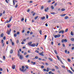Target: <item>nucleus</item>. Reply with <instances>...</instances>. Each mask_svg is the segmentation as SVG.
Returning <instances> with one entry per match:
<instances>
[{
  "label": "nucleus",
  "mask_w": 74,
  "mask_h": 74,
  "mask_svg": "<svg viewBox=\"0 0 74 74\" xmlns=\"http://www.w3.org/2000/svg\"><path fill=\"white\" fill-rule=\"evenodd\" d=\"M18 56L19 57L20 56V58L21 59H23V57L22 56V55H20V52L19 51H18Z\"/></svg>",
  "instance_id": "nucleus-1"
},
{
  "label": "nucleus",
  "mask_w": 74,
  "mask_h": 74,
  "mask_svg": "<svg viewBox=\"0 0 74 74\" xmlns=\"http://www.w3.org/2000/svg\"><path fill=\"white\" fill-rule=\"evenodd\" d=\"M61 35L60 34L56 35H54V36L55 38H59Z\"/></svg>",
  "instance_id": "nucleus-2"
},
{
  "label": "nucleus",
  "mask_w": 74,
  "mask_h": 74,
  "mask_svg": "<svg viewBox=\"0 0 74 74\" xmlns=\"http://www.w3.org/2000/svg\"><path fill=\"white\" fill-rule=\"evenodd\" d=\"M11 29H10V30H8L7 31V33L8 34V35L10 34V33H11Z\"/></svg>",
  "instance_id": "nucleus-3"
},
{
  "label": "nucleus",
  "mask_w": 74,
  "mask_h": 74,
  "mask_svg": "<svg viewBox=\"0 0 74 74\" xmlns=\"http://www.w3.org/2000/svg\"><path fill=\"white\" fill-rule=\"evenodd\" d=\"M12 16H11L10 18V19H9V21H8V20H7L6 21V22L7 23H8V22H10L11 21V20L12 19Z\"/></svg>",
  "instance_id": "nucleus-4"
},
{
  "label": "nucleus",
  "mask_w": 74,
  "mask_h": 74,
  "mask_svg": "<svg viewBox=\"0 0 74 74\" xmlns=\"http://www.w3.org/2000/svg\"><path fill=\"white\" fill-rule=\"evenodd\" d=\"M49 68H47V70L45 69H43V71H47V72H48L49 71Z\"/></svg>",
  "instance_id": "nucleus-5"
},
{
  "label": "nucleus",
  "mask_w": 74,
  "mask_h": 74,
  "mask_svg": "<svg viewBox=\"0 0 74 74\" xmlns=\"http://www.w3.org/2000/svg\"><path fill=\"white\" fill-rule=\"evenodd\" d=\"M62 42H67V39L64 40V39H63L62 40Z\"/></svg>",
  "instance_id": "nucleus-6"
},
{
  "label": "nucleus",
  "mask_w": 74,
  "mask_h": 74,
  "mask_svg": "<svg viewBox=\"0 0 74 74\" xmlns=\"http://www.w3.org/2000/svg\"><path fill=\"white\" fill-rule=\"evenodd\" d=\"M43 53H44V52L43 51H42L41 53H39V55H41V56H44V55L43 54Z\"/></svg>",
  "instance_id": "nucleus-7"
},
{
  "label": "nucleus",
  "mask_w": 74,
  "mask_h": 74,
  "mask_svg": "<svg viewBox=\"0 0 74 74\" xmlns=\"http://www.w3.org/2000/svg\"><path fill=\"white\" fill-rule=\"evenodd\" d=\"M45 11L46 12H48V10H49V8H46V9H45Z\"/></svg>",
  "instance_id": "nucleus-8"
},
{
  "label": "nucleus",
  "mask_w": 74,
  "mask_h": 74,
  "mask_svg": "<svg viewBox=\"0 0 74 74\" xmlns=\"http://www.w3.org/2000/svg\"><path fill=\"white\" fill-rule=\"evenodd\" d=\"M57 57L59 60H60V62L61 60H60V58L58 56H57Z\"/></svg>",
  "instance_id": "nucleus-9"
},
{
  "label": "nucleus",
  "mask_w": 74,
  "mask_h": 74,
  "mask_svg": "<svg viewBox=\"0 0 74 74\" xmlns=\"http://www.w3.org/2000/svg\"><path fill=\"white\" fill-rule=\"evenodd\" d=\"M67 71L68 73H71V74H73V72L70 71V70H68Z\"/></svg>",
  "instance_id": "nucleus-10"
},
{
  "label": "nucleus",
  "mask_w": 74,
  "mask_h": 74,
  "mask_svg": "<svg viewBox=\"0 0 74 74\" xmlns=\"http://www.w3.org/2000/svg\"><path fill=\"white\" fill-rule=\"evenodd\" d=\"M12 68L13 69H14L15 68V65H14V64H13L12 66Z\"/></svg>",
  "instance_id": "nucleus-11"
},
{
  "label": "nucleus",
  "mask_w": 74,
  "mask_h": 74,
  "mask_svg": "<svg viewBox=\"0 0 74 74\" xmlns=\"http://www.w3.org/2000/svg\"><path fill=\"white\" fill-rule=\"evenodd\" d=\"M35 45H36V44H32L30 45L31 47H35Z\"/></svg>",
  "instance_id": "nucleus-12"
},
{
  "label": "nucleus",
  "mask_w": 74,
  "mask_h": 74,
  "mask_svg": "<svg viewBox=\"0 0 74 74\" xmlns=\"http://www.w3.org/2000/svg\"><path fill=\"white\" fill-rule=\"evenodd\" d=\"M62 34H63V33H64V31H62V30H61L60 32H59V33H62Z\"/></svg>",
  "instance_id": "nucleus-13"
},
{
  "label": "nucleus",
  "mask_w": 74,
  "mask_h": 74,
  "mask_svg": "<svg viewBox=\"0 0 74 74\" xmlns=\"http://www.w3.org/2000/svg\"><path fill=\"white\" fill-rule=\"evenodd\" d=\"M20 71H22L23 72H25L24 69H22V68H20Z\"/></svg>",
  "instance_id": "nucleus-14"
},
{
  "label": "nucleus",
  "mask_w": 74,
  "mask_h": 74,
  "mask_svg": "<svg viewBox=\"0 0 74 74\" xmlns=\"http://www.w3.org/2000/svg\"><path fill=\"white\" fill-rule=\"evenodd\" d=\"M13 53V50L12 49H11L10 51V53H11L12 54Z\"/></svg>",
  "instance_id": "nucleus-15"
},
{
  "label": "nucleus",
  "mask_w": 74,
  "mask_h": 74,
  "mask_svg": "<svg viewBox=\"0 0 74 74\" xmlns=\"http://www.w3.org/2000/svg\"><path fill=\"white\" fill-rule=\"evenodd\" d=\"M15 0H13V5H15V3L14 1H15Z\"/></svg>",
  "instance_id": "nucleus-16"
},
{
  "label": "nucleus",
  "mask_w": 74,
  "mask_h": 74,
  "mask_svg": "<svg viewBox=\"0 0 74 74\" xmlns=\"http://www.w3.org/2000/svg\"><path fill=\"white\" fill-rule=\"evenodd\" d=\"M31 63H32V64H33V65H35V64H36V62H34L33 61L31 62Z\"/></svg>",
  "instance_id": "nucleus-17"
},
{
  "label": "nucleus",
  "mask_w": 74,
  "mask_h": 74,
  "mask_svg": "<svg viewBox=\"0 0 74 74\" xmlns=\"http://www.w3.org/2000/svg\"><path fill=\"white\" fill-rule=\"evenodd\" d=\"M32 44V42H29L28 43V44H29V45H31V44Z\"/></svg>",
  "instance_id": "nucleus-18"
},
{
  "label": "nucleus",
  "mask_w": 74,
  "mask_h": 74,
  "mask_svg": "<svg viewBox=\"0 0 74 74\" xmlns=\"http://www.w3.org/2000/svg\"><path fill=\"white\" fill-rule=\"evenodd\" d=\"M51 8L52 10H53V9H54V7L53 5H52L51 6Z\"/></svg>",
  "instance_id": "nucleus-19"
},
{
  "label": "nucleus",
  "mask_w": 74,
  "mask_h": 74,
  "mask_svg": "<svg viewBox=\"0 0 74 74\" xmlns=\"http://www.w3.org/2000/svg\"><path fill=\"white\" fill-rule=\"evenodd\" d=\"M39 33L40 34V35H41V34H42V31H41V30L39 31Z\"/></svg>",
  "instance_id": "nucleus-20"
},
{
  "label": "nucleus",
  "mask_w": 74,
  "mask_h": 74,
  "mask_svg": "<svg viewBox=\"0 0 74 74\" xmlns=\"http://www.w3.org/2000/svg\"><path fill=\"white\" fill-rule=\"evenodd\" d=\"M71 36H73V35H74V34H73V32H71Z\"/></svg>",
  "instance_id": "nucleus-21"
},
{
  "label": "nucleus",
  "mask_w": 74,
  "mask_h": 74,
  "mask_svg": "<svg viewBox=\"0 0 74 74\" xmlns=\"http://www.w3.org/2000/svg\"><path fill=\"white\" fill-rule=\"evenodd\" d=\"M70 68L71 70H72V71H73V72H74V69H73V68L72 67H71Z\"/></svg>",
  "instance_id": "nucleus-22"
},
{
  "label": "nucleus",
  "mask_w": 74,
  "mask_h": 74,
  "mask_svg": "<svg viewBox=\"0 0 74 74\" xmlns=\"http://www.w3.org/2000/svg\"><path fill=\"white\" fill-rule=\"evenodd\" d=\"M3 36H4V34H3V33H2L1 34V37H3Z\"/></svg>",
  "instance_id": "nucleus-23"
},
{
  "label": "nucleus",
  "mask_w": 74,
  "mask_h": 74,
  "mask_svg": "<svg viewBox=\"0 0 74 74\" xmlns=\"http://www.w3.org/2000/svg\"><path fill=\"white\" fill-rule=\"evenodd\" d=\"M68 18H69V17H68V16H66L65 17L64 19H68Z\"/></svg>",
  "instance_id": "nucleus-24"
},
{
  "label": "nucleus",
  "mask_w": 74,
  "mask_h": 74,
  "mask_svg": "<svg viewBox=\"0 0 74 74\" xmlns=\"http://www.w3.org/2000/svg\"><path fill=\"white\" fill-rule=\"evenodd\" d=\"M54 52L57 55H58V53L57 52V51H56V50H55L54 51Z\"/></svg>",
  "instance_id": "nucleus-25"
},
{
  "label": "nucleus",
  "mask_w": 74,
  "mask_h": 74,
  "mask_svg": "<svg viewBox=\"0 0 74 74\" xmlns=\"http://www.w3.org/2000/svg\"><path fill=\"white\" fill-rule=\"evenodd\" d=\"M66 15V14H63L62 15H61V16H65Z\"/></svg>",
  "instance_id": "nucleus-26"
},
{
  "label": "nucleus",
  "mask_w": 74,
  "mask_h": 74,
  "mask_svg": "<svg viewBox=\"0 0 74 74\" xmlns=\"http://www.w3.org/2000/svg\"><path fill=\"white\" fill-rule=\"evenodd\" d=\"M55 68H56V69H59V68L58 67V66H55Z\"/></svg>",
  "instance_id": "nucleus-27"
},
{
  "label": "nucleus",
  "mask_w": 74,
  "mask_h": 74,
  "mask_svg": "<svg viewBox=\"0 0 74 74\" xmlns=\"http://www.w3.org/2000/svg\"><path fill=\"white\" fill-rule=\"evenodd\" d=\"M71 40L72 41H74V38H71Z\"/></svg>",
  "instance_id": "nucleus-28"
},
{
  "label": "nucleus",
  "mask_w": 74,
  "mask_h": 74,
  "mask_svg": "<svg viewBox=\"0 0 74 74\" xmlns=\"http://www.w3.org/2000/svg\"><path fill=\"white\" fill-rule=\"evenodd\" d=\"M25 19L24 18H22L21 20V22H23V21H24Z\"/></svg>",
  "instance_id": "nucleus-29"
},
{
  "label": "nucleus",
  "mask_w": 74,
  "mask_h": 74,
  "mask_svg": "<svg viewBox=\"0 0 74 74\" xmlns=\"http://www.w3.org/2000/svg\"><path fill=\"white\" fill-rule=\"evenodd\" d=\"M14 37H16V36H17V35H16V34H14Z\"/></svg>",
  "instance_id": "nucleus-30"
},
{
  "label": "nucleus",
  "mask_w": 74,
  "mask_h": 74,
  "mask_svg": "<svg viewBox=\"0 0 74 74\" xmlns=\"http://www.w3.org/2000/svg\"><path fill=\"white\" fill-rule=\"evenodd\" d=\"M68 30L69 29H65V32H67V31H68Z\"/></svg>",
  "instance_id": "nucleus-31"
},
{
  "label": "nucleus",
  "mask_w": 74,
  "mask_h": 74,
  "mask_svg": "<svg viewBox=\"0 0 74 74\" xmlns=\"http://www.w3.org/2000/svg\"><path fill=\"white\" fill-rule=\"evenodd\" d=\"M49 60L50 61H52V59L51 58H49Z\"/></svg>",
  "instance_id": "nucleus-32"
},
{
  "label": "nucleus",
  "mask_w": 74,
  "mask_h": 74,
  "mask_svg": "<svg viewBox=\"0 0 74 74\" xmlns=\"http://www.w3.org/2000/svg\"><path fill=\"white\" fill-rule=\"evenodd\" d=\"M50 14L52 15H55V13L54 12L50 13Z\"/></svg>",
  "instance_id": "nucleus-33"
},
{
  "label": "nucleus",
  "mask_w": 74,
  "mask_h": 74,
  "mask_svg": "<svg viewBox=\"0 0 74 74\" xmlns=\"http://www.w3.org/2000/svg\"><path fill=\"white\" fill-rule=\"evenodd\" d=\"M1 42L2 44H3V43H4V40H1Z\"/></svg>",
  "instance_id": "nucleus-34"
},
{
  "label": "nucleus",
  "mask_w": 74,
  "mask_h": 74,
  "mask_svg": "<svg viewBox=\"0 0 74 74\" xmlns=\"http://www.w3.org/2000/svg\"><path fill=\"white\" fill-rule=\"evenodd\" d=\"M41 19H42V20H43V19H45V17H43L41 18Z\"/></svg>",
  "instance_id": "nucleus-35"
},
{
  "label": "nucleus",
  "mask_w": 74,
  "mask_h": 74,
  "mask_svg": "<svg viewBox=\"0 0 74 74\" xmlns=\"http://www.w3.org/2000/svg\"><path fill=\"white\" fill-rule=\"evenodd\" d=\"M10 26L11 25L10 24L8 25L7 26L8 27H10Z\"/></svg>",
  "instance_id": "nucleus-36"
},
{
  "label": "nucleus",
  "mask_w": 74,
  "mask_h": 74,
  "mask_svg": "<svg viewBox=\"0 0 74 74\" xmlns=\"http://www.w3.org/2000/svg\"><path fill=\"white\" fill-rule=\"evenodd\" d=\"M35 52H36V53H39V52L37 50H36Z\"/></svg>",
  "instance_id": "nucleus-37"
},
{
  "label": "nucleus",
  "mask_w": 74,
  "mask_h": 74,
  "mask_svg": "<svg viewBox=\"0 0 74 74\" xmlns=\"http://www.w3.org/2000/svg\"><path fill=\"white\" fill-rule=\"evenodd\" d=\"M61 11H65V9L63 8L61 10Z\"/></svg>",
  "instance_id": "nucleus-38"
},
{
  "label": "nucleus",
  "mask_w": 74,
  "mask_h": 74,
  "mask_svg": "<svg viewBox=\"0 0 74 74\" xmlns=\"http://www.w3.org/2000/svg\"><path fill=\"white\" fill-rule=\"evenodd\" d=\"M52 72L50 71L49 72V74H52Z\"/></svg>",
  "instance_id": "nucleus-39"
},
{
  "label": "nucleus",
  "mask_w": 74,
  "mask_h": 74,
  "mask_svg": "<svg viewBox=\"0 0 74 74\" xmlns=\"http://www.w3.org/2000/svg\"><path fill=\"white\" fill-rule=\"evenodd\" d=\"M17 7H18V4L17 3L15 6V8H16Z\"/></svg>",
  "instance_id": "nucleus-40"
},
{
  "label": "nucleus",
  "mask_w": 74,
  "mask_h": 74,
  "mask_svg": "<svg viewBox=\"0 0 74 74\" xmlns=\"http://www.w3.org/2000/svg\"><path fill=\"white\" fill-rule=\"evenodd\" d=\"M12 45H14V42H11Z\"/></svg>",
  "instance_id": "nucleus-41"
},
{
  "label": "nucleus",
  "mask_w": 74,
  "mask_h": 74,
  "mask_svg": "<svg viewBox=\"0 0 74 74\" xmlns=\"http://www.w3.org/2000/svg\"><path fill=\"white\" fill-rule=\"evenodd\" d=\"M22 33H25V30L24 29H23L22 30Z\"/></svg>",
  "instance_id": "nucleus-42"
},
{
  "label": "nucleus",
  "mask_w": 74,
  "mask_h": 74,
  "mask_svg": "<svg viewBox=\"0 0 74 74\" xmlns=\"http://www.w3.org/2000/svg\"><path fill=\"white\" fill-rule=\"evenodd\" d=\"M25 66H22V69H25Z\"/></svg>",
  "instance_id": "nucleus-43"
},
{
  "label": "nucleus",
  "mask_w": 74,
  "mask_h": 74,
  "mask_svg": "<svg viewBox=\"0 0 74 74\" xmlns=\"http://www.w3.org/2000/svg\"><path fill=\"white\" fill-rule=\"evenodd\" d=\"M16 43H17V44H18V43H19V40H17L16 42Z\"/></svg>",
  "instance_id": "nucleus-44"
},
{
  "label": "nucleus",
  "mask_w": 74,
  "mask_h": 74,
  "mask_svg": "<svg viewBox=\"0 0 74 74\" xmlns=\"http://www.w3.org/2000/svg\"><path fill=\"white\" fill-rule=\"evenodd\" d=\"M35 59H38V57L37 56H36L35 57Z\"/></svg>",
  "instance_id": "nucleus-45"
},
{
  "label": "nucleus",
  "mask_w": 74,
  "mask_h": 74,
  "mask_svg": "<svg viewBox=\"0 0 74 74\" xmlns=\"http://www.w3.org/2000/svg\"><path fill=\"white\" fill-rule=\"evenodd\" d=\"M29 55H27L26 56H25V58H28V57H29Z\"/></svg>",
  "instance_id": "nucleus-46"
},
{
  "label": "nucleus",
  "mask_w": 74,
  "mask_h": 74,
  "mask_svg": "<svg viewBox=\"0 0 74 74\" xmlns=\"http://www.w3.org/2000/svg\"><path fill=\"white\" fill-rule=\"evenodd\" d=\"M62 45L63 47H66V46H65V45L64 44H63Z\"/></svg>",
  "instance_id": "nucleus-47"
},
{
  "label": "nucleus",
  "mask_w": 74,
  "mask_h": 74,
  "mask_svg": "<svg viewBox=\"0 0 74 74\" xmlns=\"http://www.w3.org/2000/svg\"><path fill=\"white\" fill-rule=\"evenodd\" d=\"M16 34H17V35L19 34V32H17L16 33Z\"/></svg>",
  "instance_id": "nucleus-48"
},
{
  "label": "nucleus",
  "mask_w": 74,
  "mask_h": 74,
  "mask_svg": "<svg viewBox=\"0 0 74 74\" xmlns=\"http://www.w3.org/2000/svg\"><path fill=\"white\" fill-rule=\"evenodd\" d=\"M62 67H63L64 69H65V66H64V65H62Z\"/></svg>",
  "instance_id": "nucleus-49"
},
{
  "label": "nucleus",
  "mask_w": 74,
  "mask_h": 74,
  "mask_svg": "<svg viewBox=\"0 0 74 74\" xmlns=\"http://www.w3.org/2000/svg\"><path fill=\"white\" fill-rule=\"evenodd\" d=\"M43 8H44V7L43 6H42L41 7V10H42V9H43Z\"/></svg>",
  "instance_id": "nucleus-50"
},
{
  "label": "nucleus",
  "mask_w": 74,
  "mask_h": 74,
  "mask_svg": "<svg viewBox=\"0 0 74 74\" xmlns=\"http://www.w3.org/2000/svg\"><path fill=\"white\" fill-rule=\"evenodd\" d=\"M38 16H36L35 17V19H37V18H38Z\"/></svg>",
  "instance_id": "nucleus-51"
},
{
  "label": "nucleus",
  "mask_w": 74,
  "mask_h": 74,
  "mask_svg": "<svg viewBox=\"0 0 74 74\" xmlns=\"http://www.w3.org/2000/svg\"><path fill=\"white\" fill-rule=\"evenodd\" d=\"M47 35H46L45 36V40L46 39V38H47Z\"/></svg>",
  "instance_id": "nucleus-52"
},
{
  "label": "nucleus",
  "mask_w": 74,
  "mask_h": 74,
  "mask_svg": "<svg viewBox=\"0 0 74 74\" xmlns=\"http://www.w3.org/2000/svg\"><path fill=\"white\" fill-rule=\"evenodd\" d=\"M46 18H47V19L48 18V15H46Z\"/></svg>",
  "instance_id": "nucleus-53"
},
{
  "label": "nucleus",
  "mask_w": 74,
  "mask_h": 74,
  "mask_svg": "<svg viewBox=\"0 0 74 74\" xmlns=\"http://www.w3.org/2000/svg\"><path fill=\"white\" fill-rule=\"evenodd\" d=\"M3 58L4 60L5 59V56H4L3 57Z\"/></svg>",
  "instance_id": "nucleus-54"
},
{
  "label": "nucleus",
  "mask_w": 74,
  "mask_h": 74,
  "mask_svg": "<svg viewBox=\"0 0 74 74\" xmlns=\"http://www.w3.org/2000/svg\"><path fill=\"white\" fill-rule=\"evenodd\" d=\"M3 40H5V36H4L3 37Z\"/></svg>",
  "instance_id": "nucleus-55"
},
{
  "label": "nucleus",
  "mask_w": 74,
  "mask_h": 74,
  "mask_svg": "<svg viewBox=\"0 0 74 74\" xmlns=\"http://www.w3.org/2000/svg\"><path fill=\"white\" fill-rule=\"evenodd\" d=\"M68 62H70V61H71V60H70V59H68Z\"/></svg>",
  "instance_id": "nucleus-56"
},
{
  "label": "nucleus",
  "mask_w": 74,
  "mask_h": 74,
  "mask_svg": "<svg viewBox=\"0 0 74 74\" xmlns=\"http://www.w3.org/2000/svg\"><path fill=\"white\" fill-rule=\"evenodd\" d=\"M65 52L66 53L67 52V50H66L65 51Z\"/></svg>",
  "instance_id": "nucleus-57"
},
{
  "label": "nucleus",
  "mask_w": 74,
  "mask_h": 74,
  "mask_svg": "<svg viewBox=\"0 0 74 74\" xmlns=\"http://www.w3.org/2000/svg\"><path fill=\"white\" fill-rule=\"evenodd\" d=\"M26 39H23V41H26Z\"/></svg>",
  "instance_id": "nucleus-58"
},
{
  "label": "nucleus",
  "mask_w": 74,
  "mask_h": 74,
  "mask_svg": "<svg viewBox=\"0 0 74 74\" xmlns=\"http://www.w3.org/2000/svg\"><path fill=\"white\" fill-rule=\"evenodd\" d=\"M22 44H25V42H23V41H22V42H21Z\"/></svg>",
  "instance_id": "nucleus-59"
},
{
  "label": "nucleus",
  "mask_w": 74,
  "mask_h": 74,
  "mask_svg": "<svg viewBox=\"0 0 74 74\" xmlns=\"http://www.w3.org/2000/svg\"><path fill=\"white\" fill-rule=\"evenodd\" d=\"M45 25L46 26H48V24L47 23H46L45 24Z\"/></svg>",
  "instance_id": "nucleus-60"
},
{
  "label": "nucleus",
  "mask_w": 74,
  "mask_h": 74,
  "mask_svg": "<svg viewBox=\"0 0 74 74\" xmlns=\"http://www.w3.org/2000/svg\"><path fill=\"white\" fill-rule=\"evenodd\" d=\"M74 49V47H73L72 48V50H73Z\"/></svg>",
  "instance_id": "nucleus-61"
},
{
  "label": "nucleus",
  "mask_w": 74,
  "mask_h": 74,
  "mask_svg": "<svg viewBox=\"0 0 74 74\" xmlns=\"http://www.w3.org/2000/svg\"><path fill=\"white\" fill-rule=\"evenodd\" d=\"M30 11V9H28V10H27V12H29Z\"/></svg>",
  "instance_id": "nucleus-62"
},
{
  "label": "nucleus",
  "mask_w": 74,
  "mask_h": 74,
  "mask_svg": "<svg viewBox=\"0 0 74 74\" xmlns=\"http://www.w3.org/2000/svg\"><path fill=\"white\" fill-rule=\"evenodd\" d=\"M25 68H26V69H28V66H25Z\"/></svg>",
  "instance_id": "nucleus-63"
},
{
  "label": "nucleus",
  "mask_w": 74,
  "mask_h": 74,
  "mask_svg": "<svg viewBox=\"0 0 74 74\" xmlns=\"http://www.w3.org/2000/svg\"><path fill=\"white\" fill-rule=\"evenodd\" d=\"M44 67V66H41V68H42V69H43Z\"/></svg>",
  "instance_id": "nucleus-64"
}]
</instances>
